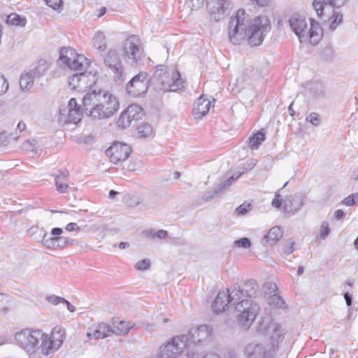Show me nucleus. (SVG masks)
I'll return each mask as SVG.
<instances>
[{
	"mask_svg": "<svg viewBox=\"0 0 358 358\" xmlns=\"http://www.w3.org/2000/svg\"><path fill=\"white\" fill-rule=\"evenodd\" d=\"M65 330L60 327L52 329L50 335L41 330L25 329L15 334L17 344L27 353L48 356L57 350L64 342Z\"/></svg>",
	"mask_w": 358,
	"mask_h": 358,
	"instance_id": "1",
	"label": "nucleus"
},
{
	"mask_svg": "<svg viewBox=\"0 0 358 358\" xmlns=\"http://www.w3.org/2000/svg\"><path fill=\"white\" fill-rule=\"evenodd\" d=\"M84 112L93 120H108L119 110L118 99L111 92L104 90H92L83 98Z\"/></svg>",
	"mask_w": 358,
	"mask_h": 358,
	"instance_id": "2",
	"label": "nucleus"
},
{
	"mask_svg": "<svg viewBox=\"0 0 358 358\" xmlns=\"http://www.w3.org/2000/svg\"><path fill=\"white\" fill-rule=\"evenodd\" d=\"M150 82L156 89L165 92H175L182 89L185 83L176 67L167 68L163 65L156 67Z\"/></svg>",
	"mask_w": 358,
	"mask_h": 358,
	"instance_id": "3",
	"label": "nucleus"
},
{
	"mask_svg": "<svg viewBox=\"0 0 358 358\" xmlns=\"http://www.w3.org/2000/svg\"><path fill=\"white\" fill-rule=\"evenodd\" d=\"M241 292L240 299L234 302V310L239 324L245 328H249L258 315L260 306L252 299H244V293L243 291Z\"/></svg>",
	"mask_w": 358,
	"mask_h": 358,
	"instance_id": "4",
	"label": "nucleus"
},
{
	"mask_svg": "<svg viewBox=\"0 0 358 358\" xmlns=\"http://www.w3.org/2000/svg\"><path fill=\"white\" fill-rule=\"evenodd\" d=\"M290 29L298 36L300 42L309 39L315 45L321 40L323 29L320 24H288Z\"/></svg>",
	"mask_w": 358,
	"mask_h": 358,
	"instance_id": "5",
	"label": "nucleus"
},
{
	"mask_svg": "<svg viewBox=\"0 0 358 358\" xmlns=\"http://www.w3.org/2000/svg\"><path fill=\"white\" fill-rule=\"evenodd\" d=\"M242 292L240 289V284L236 282L231 289L220 291L212 305V308L215 313L224 312L229 304L234 306V302L240 299Z\"/></svg>",
	"mask_w": 358,
	"mask_h": 358,
	"instance_id": "6",
	"label": "nucleus"
},
{
	"mask_svg": "<svg viewBox=\"0 0 358 358\" xmlns=\"http://www.w3.org/2000/svg\"><path fill=\"white\" fill-rule=\"evenodd\" d=\"M188 345V338L185 335L176 336L159 347L158 358H176Z\"/></svg>",
	"mask_w": 358,
	"mask_h": 358,
	"instance_id": "7",
	"label": "nucleus"
},
{
	"mask_svg": "<svg viewBox=\"0 0 358 358\" xmlns=\"http://www.w3.org/2000/svg\"><path fill=\"white\" fill-rule=\"evenodd\" d=\"M347 0H314L313 6L317 15L322 19L327 14L332 15L328 17L329 22H341L343 15L334 9V7H340Z\"/></svg>",
	"mask_w": 358,
	"mask_h": 358,
	"instance_id": "8",
	"label": "nucleus"
},
{
	"mask_svg": "<svg viewBox=\"0 0 358 358\" xmlns=\"http://www.w3.org/2000/svg\"><path fill=\"white\" fill-rule=\"evenodd\" d=\"M121 51L125 58L137 64L141 60L144 48L140 37L137 35L128 36L121 44Z\"/></svg>",
	"mask_w": 358,
	"mask_h": 358,
	"instance_id": "9",
	"label": "nucleus"
},
{
	"mask_svg": "<svg viewBox=\"0 0 358 358\" xmlns=\"http://www.w3.org/2000/svg\"><path fill=\"white\" fill-rule=\"evenodd\" d=\"M59 60L71 70L78 71H86L90 64L83 55H78L71 48H63L61 50Z\"/></svg>",
	"mask_w": 358,
	"mask_h": 358,
	"instance_id": "10",
	"label": "nucleus"
},
{
	"mask_svg": "<svg viewBox=\"0 0 358 358\" xmlns=\"http://www.w3.org/2000/svg\"><path fill=\"white\" fill-rule=\"evenodd\" d=\"M83 111L75 98L69 100L66 108L59 110L58 120L64 124L79 122L83 117Z\"/></svg>",
	"mask_w": 358,
	"mask_h": 358,
	"instance_id": "11",
	"label": "nucleus"
},
{
	"mask_svg": "<svg viewBox=\"0 0 358 358\" xmlns=\"http://www.w3.org/2000/svg\"><path fill=\"white\" fill-rule=\"evenodd\" d=\"M103 62L106 68L113 73L115 80L122 81L123 80V64L117 50L110 49L103 55Z\"/></svg>",
	"mask_w": 358,
	"mask_h": 358,
	"instance_id": "12",
	"label": "nucleus"
},
{
	"mask_svg": "<svg viewBox=\"0 0 358 358\" xmlns=\"http://www.w3.org/2000/svg\"><path fill=\"white\" fill-rule=\"evenodd\" d=\"M148 76L145 71H141L133 77L127 84L126 90L133 97L144 94L148 89Z\"/></svg>",
	"mask_w": 358,
	"mask_h": 358,
	"instance_id": "13",
	"label": "nucleus"
},
{
	"mask_svg": "<svg viewBox=\"0 0 358 358\" xmlns=\"http://www.w3.org/2000/svg\"><path fill=\"white\" fill-rule=\"evenodd\" d=\"M97 80L96 74L92 72H80L76 73L69 78V85L72 90L79 92L85 91L87 88L95 85Z\"/></svg>",
	"mask_w": 358,
	"mask_h": 358,
	"instance_id": "14",
	"label": "nucleus"
},
{
	"mask_svg": "<svg viewBox=\"0 0 358 358\" xmlns=\"http://www.w3.org/2000/svg\"><path fill=\"white\" fill-rule=\"evenodd\" d=\"M269 30V24H252V25H248L247 43L251 47L260 45Z\"/></svg>",
	"mask_w": 358,
	"mask_h": 358,
	"instance_id": "15",
	"label": "nucleus"
},
{
	"mask_svg": "<svg viewBox=\"0 0 358 358\" xmlns=\"http://www.w3.org/2000/svg\"><path fill=\"white\" fill-rule=\"evenodd\" d=\"M143 116V109L136 104L129 105L122 112L117 121V124L122 129L130 126L132 120H138Z\"/></svg>",
	"mask_w": 358,
	"mask_h": 358,
	"instance_id": "16",
	"label": "nucleus"
},
{
	"mask_svg": "<svg viewBox=\"0 0 358 358\" xmlns=\"http://www.w3.org/2000/svg\"><path fill=\"white\" fill-rule=\"evenodd\" d=\"M131 152V148L125 143L119 142L113 143L106 150V155L110 158V162L114 164L125 161Z\"/></svg>",
	"mask_w": 358,
	"mask_h": 358,
	"instance_id": "17",
	"label": "nucleus"
},
{
	"mask_svg": "<svg viewBox=\"0 0 358 358\" xmlns=\"http://www.w3.org/2000/svg\"><path fill=\"white\" fill-rule=\"evenodd\" d=\"M252 24H230L228 27L229 41L234 45H240L247 38V27Z\"/></svg>",
	"mask_w": 358,
	"mask_h": 358,
	"instance_id": "18",
	"label": "nucleus"
},
{
	"mask_svg": "<svg viewBox=\"0 0 358 358\" xmlns=\"http://www.w3.org/2000/svg\"><path fill=\"white\" fill-rule=\"evenodd\" d=\"M211 335V328L205 324L192 329L189 331L188 335L185 336L188 338V343L192 342L194 343L201 344L207 341Z\"/></svg>",
	"mask_w": 358,
	"mask_h": 358,
	"instance_id": "19",
	"label": "nucleus"
},
{
	"mask_svg": "<svg viewBox=\"0 0 358 358\" xmlns=\"http://www.w3.org/2000/svg\"><path fill=\"white\" fill-rule=\"evenodd\" d=\"M229 0H209L207 8L210 17L215 21L222 20L227 7L229 5Z\"/></svg>",
	"mask_w": 358,
	"mask_h": 358,
	"instance_id": "20",
	"label": "nucleus"
},
{
	"mask_svg": "<svg viewBox=\"0 0 358 358\" xmlns=\"http://www.w3.org/2000/svg\"><path fill=\"white\" fill-rule=\"evenodd\" d=\"M304 196L301 194L286 196L283 201V210L285 213H296L304 203Z\"/></svg>",
	"mask_w": 358,
	"mask_h": 358,
	"instance_id": "21",
	"label": "nucleus"
},
{
	"mask_svg": "<svg viewBox=\"0 0 358 358\" xmlns=\"http://www.w3.org/2000/svg\"><path fill=\"white\" fill-rule=\"evenodd\" d=\"M271 350H267L262 344L252 343L245 347V353L248 358H266Z\"/></svg>",
	"mask_w": 358,
	"mask_h": 358,
	"instance_id": "22",
	"label": "nucleus"
},
{
	"mask_svg": "<svg viewBox=\"0 0 358 358\" xmlns=\"http://www.w3.org/2000/svg\"><path fill=\"white\" fill-rule=\"evenodd\" d=\"M55 186L57 191L60 194L69 192L71 189L69 185V172L64 171L55 176Z\"/></svg>",
	"mask_w": 358,
	"mask_h": 358,
	"instance_id": "23",
	"label": "nucleus"
},
{
	"mask_svg": "<svg viewBox=\"0 0 358 358\" xmlns=\"http://www.w3.org/2000/svg\"><path fill=\"white\" fill-rule=\"evenodd\" d=\"M210 106V101L203 99V96H201L196 101L194 108V118L197 120L201 119L209 112Z\"/></svg>",
	"mask_w": 358,
	"mask_h": 358,
	"instance_id": "24",
	"label": "nucleus"
},
{
	"mask_svg": "<svg viewBox=\"0 0 358 358\" xmlns=\"http://www.w3.org/2000/svg\"><path fill=\"white\" fill-rule=\"evenodd\" d=\"M112 334V327L108 324L100 323L96 326L93 332H88L87 336L90 338L102 339Z\"/></svg>",
	"mask_w": 358,
	"mask_h": 358,
	"instance_id": "25",
	"label": "nucleus"
},
{
	"mask_svg": "<svg viewBox=\"0 0 358 358\" xmlns=\"http://www.w3.org/2000/svg\"><path fill=\"white\" fill-rule=\"evenodd\" d=\"M282 231L280 227H274L264 235L262 243L264 245H274L282 237Z\"/></svg>",
	"mask_w": 358,
	"mask_h": 358,
	"instance_id": "26",
	"label": "nucleus"
},
{
	"mask_svg": "<svg viewBox=\"0 0 358 358\" xmlns=\"http://www.w3.org/2000/svg\"><path fill=\"white\" fill-rule=\"evenodd\" d=\"M259 286L257 281L248 279L244 281L243 286L240 285V289L244 293V299H252L257 295Z\"/></svg>",
	"mask_w": 358,
	"mask_h": 358,
	"instance_id": "27",
	"label": "nucleus"
},
{
	"mask_svg": "<svg viewBox=\"0 0 358 358\" xmlns=\"http://www.w3.org/2000/svg\"><path fill=\"white\" fill-rule=\"evenodd\" d=\"M269 330L272 331L271 340L272 350H274L278 346L279 342L282 341L284 338L283 330L280 324H273L269 327Z\"/></svg>",
	"mask_w": 358,
	"mask_h": 358,
	"instance_id": "28",
	"label": "nucleus"
},
{
	"mask_svg": "<svg viewBox=\"0 0 358 358\" xmlns=\"http://www.w3.org/2000/svg\"><path fill=\"white\" fill-rule=\"evenodd\" d=\"M93 45L99 52H103L107 48V40L105 34L101 31L95 34L93 38Z\"/></svg>",
	"mask_w": 358,
	"mask_h": 358,
	"instance_id": "29",
	"label": "nucleus"
},
{
	"mask_svg": "<svg viewBox=\"0 0 358 358\" xmlns=\"http://www.w3.org/2000/svg\"><path fill=\"white\" fill-rule=\"evenodd\" d=\"M133 326L130 323H127L124 321H120L117 324L113 323V327L112 328V334L117 335H125L129 333Z\"/></svg>",
	"mask_w": 358,
	"mask_h": 358,
	"instance_id": "30",
	"label": "nucleus"
},
{
	"mask_svg": "<svg viewBox=\"0 0 358 358\" xmlns=\"http://www.w3.org/2000/svg\"><path fill=\"white\" fill-rule=\"evenodd\" d=\"M271 21L280 22L272 9L266 10L264 14L256 17L254 20V22H271Z\"/></svg>",
	"mask_w": 358,
	"mask_h": 358,
	"instance_id": "31",
	"label": "nucleus"
},
{
	"mask_svg": "<svg viewBox=\"0 0 358 358\" xmlns=\"http://www.w3.org/2000/svg\"><path fill=\"white\" fill-rule=\"evenodd\" d=\"M265 140V134L262 131H257L249 138V145L251 149H257Z\"/></svg>",
	"mask_w": 358,
	"mask_h": 358,
	"instance_id": "32",
	"label": "nucleus"
},
{
	"mask_svg": "<svg viewBox=\"0 0 358 358\" xmlns=\"http://www.w3.org/2000/svg\"><path fill=\"white\" fill-rule=\"evenodd\" d=\"M35 77L30 73V71L22 74L20 80V85L22 90H29L34 83Z\"/></svg>",
	"mask_w": 358,
	"mask_h": 358,
	"instance_id": "33",
	"label": "nucleus"
},
{
	"mask_svg": "<svg viewBox=\"0 0 358 358\" xmlns=\"http://www.w3.org/2000/svg\"><path fill=\"white\" fill-rule=\"evenodd\" d=\"M48 69V64L45 60H40L36 66L30 70V73L33 75L35 78L42 76L45 71Z\"/></svg>",
	"mask_w": 358,
	"mask_h": 358,
	"instance_id": "34",
	"label": "nucleus"
},
{
	"mask_svg": "<svg viewBox=\"0 0 358 358\" xmlns=\"http://www.w3.org/2000/svg\"><path fill=\"white\" fill-rule=\"evenodd\" d=\"M138 134L139 138H147L153 134L152 127L147 123H143L138 127Z\"/></svg>",
	"mask_w": 358,
	"mask_h": 358,
	"instance_id": "35",
	"label": "nucleus"
},
{
	"mask_svg": "<svg viewBox=\"0 0 358 358\" xmlns=\"http://www.w3.org/2000/svg\"><path fill=\"white\" fill-rule=\"evenodd\" d=\"M240 176L241 174L236 176H232L229 179L225 180L224 182L219 185L218 187H215V194L219 195L220 194H221L222 191L228 188L234 180H237L240 177Z\"/></svg>",
	"mask_w": 358,
	"mask_h": 358,
	"instance_id": "36",
	"label": "nucleus"
},
{
	"mask_svg": "<svg viewBox=\"0 0 358 358\" xmlns=\"http://www.w3.org/2000/svg\"><path fill=\"white\" fill-rule=\"evenodd\" d=\"M41 243L44 247L48 249L57 250L55 237H47V232L45 230H43V236Z\"/></svg>",
	"mask_w": 358,
	"mask_h": 358,
	"instance_id": "37",
	"label": "nucleus"
},
{
	"mask_svg": "<svg viewBox=\"0 0 358 358\" xmlns=\"http://www.w3.org/2000/svg\"><path fill=\"white\" fill-rule=\"evenodd\" d=\"M268 301L270 306L279 308H282L285 304L283 299L278 294H273V295L270 296Z\"/></svg>",
	"mask_w": 358,
	"mask_h": 358,
	"instance_id": "38",
	"label": "nucleus"
},
{
	"mask_svg": "<svg viewBox=\"0 0 358 358\" xmlns=\"http://www.w3.org/2000/svg\"><path fill=\"white\" fill-rule=\"evenodd\" d=\"M1 20H4L5 22H24L26 20L25 18L21 17L17 13H10L9 15H3Z\"/></svg>",
	"mask_w": 358,
	"mask_h": 358,
	"instance_id": "39",
	"label": "nucleus"
},
{
	"mask_svg": "<svg viewBox=\"0 0 358 358\" xmlns=\"http://www.w3.org/2000/svg\"><path fill=\"white\" fill-rule=\"evenodd\" d=\"M22 149L25 151H30L34 153L37 152V147L36 146L35 140H27L22 145Z\"/></svg>",
	"mask_w": 358,
	"mask_h": 358,
	"instance_id": "40",
	"label": "nucleus"
},
{
	"mask_svg": "<svg viewBox=\"0 0 358 358\" xmlns=\"http://www.w3.org/2000/svg\"><path fill=\"white\" fill-rule=\"evenodd\" d=\"M252 209V205L250 203L244 202L243 204L240 205L236 209V212L238 215H245Z\"/></svg>",
	"mask_w": 358,
	"mask_h": 358,
	"instance_id": "41",
	"label": "nucleus"
},
{
	"mask_svg": "<svg viewBox=\"0 0 358 358\" xmlns=\"http://www.w3.org/2000/svg\"><path fill=\"white\" fill-rule=\"evenodd\" d=\"M306 20V17L304 13H294L290 16L288 22H304Z\"/></svg>",
	"mask_w": 358,
	"mask_h": 358,
	"instance_id": "42",
	"label": "nucleus"
},
{
	"mask_svg": "<svg viewBox=\"0 0 358 358\" xmlns=\"http://www.w3.org/2000/svg\"><path fill=\"white\" fill-rule=\"evenodd\" d=\"M9 296L6 294L0 292V311H6L7 306L9 304Z\"/></svg>",
	"mask_w": 358,
	"mask_h": 358,
	"instance_id": "43",
	"label": "nucleus"
},
{
	"mask_svg": "<svg viewBox=\"0 0 358 358\" xmlns=\"http://www.w3.org/2000/svg\"><path fill=\"white\" fill-rule=\"evenodd\" d=\"M57 250L62 249L69 244V239L64 236H55Z\"/></svg>",
	"mask_w": 358,
	"mask_h": 358,
	"instance_id": "44",
	"label": "nucleus"
},
{
	"mask_svg": "<svg viewBox=\"0 0 358 358\" xmlns=\"http://www.w3.org/2000/svg\"><path fill=\"white\" fill-rule=\"evenodd\" d=\"M150 267V261L148 259H143L141 261L138 262L135 268L138 271H145L149 269Z\"/></svg>",
	"mask_w": 358,
	"mask_h": 358,
	"instance_id": "45",
	"label": "nucleus"
},
{
	"mask_svg": "<svg viewBox=\"0 0 358 358\" xmlns=\"http://www.w3.org/2000/svg\"><path fill=\"white\" fill-rule=\"evenodd\" d=\"M234 245L238 248H249L250 247V241L248 238H242L234 242Z\"/></svg>",
	"mask_w": 358,
	"mask_h": 358,
	"instance_id": "46",
	"label": "nucleus"
},
{
	"mask_svg": "<svg viewBox=\"0 0 358 358\" xmlns=\"http://www.w3.org/2000/svg\"><path fill=\"white\" fill-rule=\"evenodd\" d=\"M294 242L292 240H288L282 248V252L286 255H289L294 250Z\"/></svg>",
	"mask_w": 358,
	"mask_h": 358,
	"instance_id": "47",
	"label": "nucleus"
},
{
	"mask_svg": "<svg viewBox=\"0 0 358 358\" xmlns=\"http://www.w3.org/2000/svg\"><path fill=\"white\" fill-rule=\"evenodd\" d=\"M306 121L310 122L314 126H317L320 124V120L319 118V115L316 113H311L307 117Z\"/></svg>",
	"mask_w": 358,
	"mask_h": 358,
	"instance_id": "48",
	"label": "nucleus"
},
{
	"mask_svg": "<svg viewBox=\"0 0 358 358\" xmlns=\"http://www.w3.org/2000/svg\"><path fill=\"white\" fill-rule=\"evenodd\" d=\"M46 4L54 10L59 9L63 4L62 0H45Z\"/></svg>",
	"mask_w": 358,
	"mask_h": 358,
	"instance_id": "49",
	"label": "nucleus"
},
{
	"mask_svg": "<svg viewBox=\"0 0 358 358\" xmlns=\"http://www.w3.org/2000/svg\"><path fill=\"white\" fill-rule=\"evenodd\" d=\"M247 14L244 9H238L235 16L236 22H243L246 20Z\"/></svg>",
	"mask_w": 358,
	"mask_h": 358,
	"instance_id": "50",
	"label": "nucleus"
},
{
	"mask_svg": "<svg viewBox=\"0 0 358 358\" xmlns=\"http://www.w3.org/2000/svg\"><path fill=\"white\" fill-rule=\"evenodd\" d=\"M329 234V224L327 222H323L321 224L320 228V237L322 239H324Z\"/></svg>",
	"mask_w": 358,
	"mask_h": 358,
	"instance_id": "51",
	"label": "nucleus"
},
{
	"mask_svg": "<svg viewBox=\"0 0 358 358\" xmlns=\"http://www.w3.org/2000/svg\"><path fill=\"white\" fill-rule=\"evenodd\" d=\"M8 89V83L3 75L0 73V94L5 93Z\"/></svg>",
	"mask_w": 358,
	"mask_h": 358,
	"instance_id": "52",
	"label": "nucleus"
},
{
	"mask_svg": "<svg viewBox=\"0 0 358 358\" xmlns=\"http://www.w3.org/2000/svg\"><path fill=\"white\" fill-rule=\"evenodd\" d=\"M48 301L54 305H57L60 303H64L66 301V299L64 298L57 296H52L48 297Z\"/></svg>",
	"mask_w": 358,
	"mask_h": 358,
	"instance_id": "53",
	"label": "nucleus"
},
{
	"mask_svg": "<svg viewBox=\"0 0 358 358\" xmlns=\"http://www.w3.org/2000/svg\"><path fill=\"white\" fill-rule=\"evenodd\" d=\"M282 205V199H280V194L276 193L275 199L272 201V206L279 208Z\"/></svg>",
	"mask_w": 358,
	"mask_h": 358,
	"instance_id": "54",
	"label": "nucleus"
},
{
	"mask_svg": "<svg viewBox=\"0 0 358 358\" xmlns=\"http://www.w3.org/2000/svg\"><path fill=\"white\" fill-rule=\"evenodd\" d=\"M156 238L163 240L165 239L168 236V232L166 230L160 229L157 231H156Z\"/></svg>",
	"mask_w": 358,
	"mask_h": 358,
	"instance_id": "55",
	"label": "nucleus"
},
{
	"mask_svg": "<svg viewBox=\"0 0 358 358\" xmlns=\"http://www.w3.org/2000/svg\"><path fill=\"white\" fill-rule=\"evenodd\" d=\"M79 227L76 223L71 222L66 224L65 229L68 231H74L79 230Z\"/></svg>",
	"mask_w": 358,
	"mask_h": 358,
	"instance_id": "56",
	"label": "nucleus"
},
{
	"mask_svg": "<svg viewBox=\"0 0 358 358\" xmlns=\"http://www.w3.org/2000/svg\"><path fill=\"white\" fill-rule=\"evenodd\" d=\"M343 203L347 206H353L356 203L355 198L352 195L348 196L346 197L343 201Z\"/></svg>",
	"mask_w": 358,
	"mask_h": 358,
	"instance_id": "57",
	"label": "nucleus"
},
{
	"mask_svg": "<svg viewBox=\"0 0 358 358\" xmlns=\"http://www.w3.org/2000/svg\"><path fill=\"white\" fill-rule=\"evenodd\" d=\"M155 234L156 231L152 229L144 231L145 236L151 240H155L156 238Z\"/></svg>",
	"mask_w": 358,
	"mask_h": 358,
	"instance_id": "58",
	"label": "nucleus"
},
{
	"mask_svg": "<svg viewBox=\"0 0 358 358\" xmlns=\"http://www.w3.org/2000/svg\"><path fill=\"white\" fill-rule=\"evenodd\" d=\"M62 233H63V229L62 228H59V227L53 228L50 231V234L52 237L62 236L61 235L62 234Z\"/></svg>",
	"mask_w": 358,
	"mask_h": 358,
	"instance_id": "59",
	"label": "nucleus"
},
{
	"mask_svg": "<svg viewBox=\"0 0 358 358\" xmlns=\"http://www.w3.org/2000/svg\"><path fill=\"white\" fill-rule=\"evenodd\" d=\"M217 195L215 194V189H213V192H208L204 196H203V199H205L206 201H209L210 199H212L213 198H214L215 196H216Z\"/></svg>",
	"mask_w": 358,
	"mask_h": 358,
	"instance_id": "60",
	"label": "nucleus"
},
{
	"mask_svg": "<svg viewBox=\"0 0 358 358\" xmlns=\"http://www.w3.org/2000/svg\"><path fill=\"white\" fill-rule=\"evenodd\" d=\"M344 298H345V302H346V304L348 306H351L352 304V296L346 292L344 294Z\"/></svg>",
	"mask_w": 358,
	"mask_h": 358,
	"instance_id": "61",
	"label": "nucleus"
},
{
	"mask_svg": "<svg viewBox=\"0 0 358 358\" xmlns=\"http://www.w3.org/2000/svg\"><path fill=\"white\" fill-rule=\"evenodd\" d=\"M202 358H221L220 356L215 352H209L206 354Z\"/></svg>",
	"mask_w": 358,
	"mask_h": 358,
	"instance_id": "62",
	"label": "nucleus"
},
{
	"mask_svg": "<svg viewBox=\"0 0 358 358\" xmlns=\"http://www.w3.org/2000/svg\"><path fill=\"white\" fill-rule=\"evenodd\" d=\"M345 215L344 212L342 210H337L335 213V217L336 220H341L343 218Z\"/></svg>",
	"mask_w": 358,
	"mask_h": 358,
	"instance_id": "63",
	"label": "nucleus"
},
{
	"mask_svg": "<svg viewBox=\"0 0 358 358\" xmlns=\"http://www.w3.org/2000/svg\"><path fill=\"white\" fill-rule=\"evenodd\" d=\"M25 128H26V124L23 122H20L17 126V130H18L20 132L24 131L25 129Z\"/></svg>",
	"mask_w": 358,
	"mask_h": 358,
	"instance_id": "64",
	"label": "nucleus"
}]
</instances>
